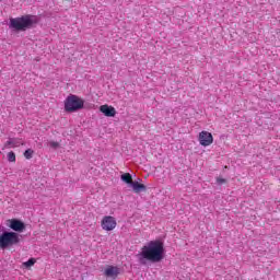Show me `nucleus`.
I'll return each mask as SVG.
<instances>
[{"mask_svg": "<svg viewBox=\"0 0 280 280\" xmlns=\"http://www.w3.org/2000/svg\"><path fill=\"white\" fill-rule=\"evenodd\" d=\"M21 145H23V142H21V140L12 138L5 142L4 148H19Z\"/></svg>", "mask_w": 280, "mask_h": 280, "instance_id": "9b49d317", "label": "nucleus"}, {"mask_svg": "<svg viewBox=\"0 0 280 280\" xmlns=\"http://www.w3.org/2000/svg\"><path fill=\"white\" fill-rule=\"evenodd\" d=\"M21 242V236L16 232H3L0 235V248L5 250V248H11V246H16Z\"/></svg>", "mask_w": 280, "mask_h": 280, "instance_id": "7ed1b4c3", "label": "nucleus"}, {"mask_svg": "<svg viewBox=\"0 0 280 280\" xmlns=\"http://www.w3.org/2000/svg\"><path fill=\"white\" fill-rule=\"evenodd\" d=\"M36 264V259L30 258L27 261L24 262L25 268H32Z\"/></svg>", "mask_w": 280, "mask_h": 280, "instance_id": "4468645a", "label": "nucleus"}, {"mask_svg": "<svg viewBox=\"0 0 280 280\" xmlns=\"http://www.w3.org/2000/svg\"><path fill=\"white\" fill-rule=\"evenodd\" d=\"M8 161L10 162V163H14L15 161H16V154H14V152H9L8 153Z\"/></svg>", "mask_w": 280, "mask_h": 280, "instance_id": "ddd939ff", "label": "nucleus"}, {"mask_svg": "<svg viewBox=\"0 0 280 280\" xmlns=\"http://www.w3.org/2000/svg\"><path fill=\"white\" fill-rule=\"evenodd\" d=\"M11 27L13 30H18V32H25V30H30L36 23V18L32 15H26L22 18L11 19L10 21Z\"/></svg>", "mask_w": 280, "mask_h": 280, "instance_id": "f03ea898", "label": "nucleus"}, {"mask_svg": "<svg viewBox=\"0 0 280 280\" xmlns=\"http://www.w3.org/2000/svg\"><path fill=\"white\" fill-rule=\"evenodd\" d=\"M84 108V101L73 94L69 95L65 101L66 113H75Z\"/></svg>", "mask_w": 280, "mask_h": 280, "instance_id": "20e7f679", "label": "nucleus"}, {"mask_svg": "<svg viewBox=\"0 0 280 280\" xmlns=\"http://www.w3.org/2000/svg\"><path fill=\"white\" fill-rule=\"evenodd\" d=\"M100 110L105 115V117H115V115H117V110L113 106L102 105Z\"/></svg>", "mask_w": 280, "mask_h": 280, "instance_id": "1a4fd4ad", "label": "nucleus"}, {"mask_svg": "<svg viewBox=\"0 0 280 280\" xmlns=\"http://www.w3.org/2000/svg\"><path fill=\"white\" fill-rule=\"evenodd\" d=\"M104 275L109 279H115L116 277H119V267L108 266L105 269Z\"/></svg>", "mask_w": 280, "mask_h": 280, "instance_id": "6e6552de", "label": "nucleus"}, {"mask_svg": "<svg viewBox=\"0 0 280 280\" xmlns=\"http://www.w3.org/2000/svg\"><path fill=\"white\" fill-rule=\"evenodd\" d=\"M9 223L10 229L16 233H23V231H25V223H23L21 220L11 219L9 220Z\"/></svg>", "mask_w": 280, "mask_h": 280, "instance_id": "0eeeda50", "label": "nucleus"}, {"mask_svg": "<svg viewBox=\"0 0 280 280\" xmlns=\"http://www.w3.org/2000/svg\"><path fill=\"white\" fill-rule=\"evenodd\" d=\"M164 253L165 248L161 241H151L141 248V252L137 254V257L141 266H147L148 261H151V264L163 261Z\"/></svg>", "mask_w": 280, "mask_h": 280, "instance_id": "f257e3e1", "label": "nucleus"}, {"mask_svg": "<svg viewBox=\"0 0 280 280\" xmlns=\"http://www.w3.org/2000/svg\"><path fill=\"white\" fill-rule=\"evenodd\" d=\"M101 226L104 231H113L117 226V221L114 217H104Z\"/></svg>", "mask_w": 280, "mask_h": 280, "instance_id": "39448f33", "label": "nucleus"}, {"mask_svg": "<svg viewBox=\"0 0 280 280\" xmlns=\"http://www.w3.org/2000/svg\"><path fill=\"white\" fill-rule=\"evenodd\" d=\"M199 143L207 148V145H211L213 143V135L209 131H201L199 133Z\"/></svg>", "mask_w": 280, "mask_h": 280, "instance_id": "423d86ee", "label": "nucleus"}, {"mask_svg": "<svg viewBox=\"0 0 280 280\" xmlns=\"http://www.w3.org/2000/svg\"><path fill=\"white\" fill-rule=\"evenodd\" d=\"M130 187L132 188L135 194H141V191H147L148 187L145 185L140 184L139 182H133Z\"/></svg>", "mask_w": 280, "mask_h": 280, "instance_id": "9d476101", "label": "nucleus"}, {"mask_svg": "<svg viewBox=\"0 0 280 280\" xmlns=\"http://www.w3.org/2000/svg\"><path fill=\"white\" fill-rule=\"evenodd\" d=\"M120 180H122V183H126L127 185H132V183H135L132 180V175H130V173H125L120 176Z\"/></svg>", "mask_w": 280, "mask_h": 280, "instance_id": "f8f14e48", "label": "nucleus"}, {"mask_svg": "<svg viewBox=\"0 0 280 280\" xmlns=\"http://www.w3.org/2000/svg\"><path fill=\"white\" fill-rule=\"evenodd\" d=\"M33 155H34V150H32V149H27V150L24 152L25 159H32Z\"/></svg>", "mask_w": 280, "mask_h": 280, "instance_id": "2eb2a0df", "label": "nucleus"}, {"mask_svg": "<svg viewBox=\"0 0 280 280\" xmlns=\"http://www.w3.org/2000/svg\"><path fill=\"white\" fill-rule=\"evenodd\" d=\"M217 183L218 185H224V183H226V179L218 177Z\"/></svg>", "mask_w": 280, "mask_h": 280, "instance_id": "f3484780", "label": "nucleus"}, {"mask_svg": "<svg viewBox=\"0 0 280 280\" xmlns=\"http://www.w3.org/2000/svg\"><path fill=\"white\" fill-rule=\"evenodd\" d=\"M49 148H52L54 150H56L57 148H60V143L56 142V141H50L48 142Z\"/></svg>", "mask_w": 280, "mask_h": 280, "instance_id": "dca6fc26", "label": "nucleus"}]
</instances>
